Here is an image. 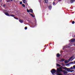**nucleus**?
Instances as JSON below:
<instances>
[{"label": "nucleus", "instance_id": "1", "mask_svg": "<svg viewBox=\"0 0 75 75\" xmlns=\"http://www.w3.org/2000/svg\"><path fill=\"white\" fill-rule=\"evenodd\" d=\"M57 72L58 74H59V72H63V70L59 68L57 69Z\"/></svg>", "mask_w": 75, "mask_h": 75}, {"label": "nucleus", "instance_id": "2", "mask_svg": "<svg viewBox=\"0 0 75 75\" xmlns=\"http://www.w3.org/2000/svg\"><path fill=\"white\" fill-rule=\"evenodd\" d=\"M56 72V70L54 69H52L51 71V73L53 74H54Z\"/></svg>", "mask_w": 75, "mask_h": 75}, {"label": "nucleus", "instance_id": "3", "mask_svg": "<svg viewBox=\"0 0 75 75\" xmlns=\"http://www.w3.org/2000/svg\"><path fill=\"white\" fill-rule=\"evenodd\" d=\"M59 69H66V67H63V66H62L61 67H60L59 68Z\"/></svg>", "mask_w": 75, "mask_h": 75}, {"label": "nucleus", "instance_id": "4", "mask_svg": "<svg viewBox=\"0 0 75 75\" xmlns=\"http://www.w3.org/2000/svg\"><path fill=\"white\" fill-rule=\"evenodd\" d=\"M66 69H66L67 71H68V72H70V71H71V69H70V68H68L67 67H66Z\"/></svg>", "mask_w": 75, "mask_h": 75}, {"label": "nucleus", "instance_id": "5", "mask_svg": "<svg viewBox=\"0 0 75 75\" xmlns=\"http://www.w3.org/2000/svg\"><path fill=\"white\" fill-rule=\"evenodd\" d=\"M4 13L5 15L7 16H9V17H10V15L9 14H8V13L7 12H5Z\"/></svg>", "mask_w": 75, "mask_h": 75}, {"label": "nucleus", "instance_id": "6", "mask_svg": "<svg viewBox=\"0 0 75 75\" xmlns=\"http://www.w3.org/2000/svg\"><path fill=\"white\" fill-rule=\"evenodd\" d=\"M71 42H75V39H71Z\"/></svg>", "mask_w": 75, "mask_h": 75}, {"label": "nucleus", "instance_id": "7", "mask_svg": "<svg viewBox=\"0 0 75 75\" xmlns=\"http://www.w3.org/2000/svg\"><path fill=\"white\" fill-rule=\"evenodd\" d=\"M51 8H52V6H51V5H50L49 6V10H51Z\"/></svg>", "mask_w": 75, "mask_h": 75}, {"label": "nucleus", "instance_id": "8", "mask_svg": "<svg viewBox=\"0 0 75 75\" xmlns=\"http://www.w3.org/2000/svg\"><path fill=\"white\" fill-rule=\"evenodd\" d=\"M74 1H75V0H70V2L71 3H73Z\"/></svg>", "mask_w": 75, "mask_h": 75}, {"label": "nucleus", "instance_id": "9", "mask_svg": "<svg viewBox=\"0 0 75 75\" xmlns=\"http://www.w3.org/2000/svg\"><path fill=\"white\" fill-rule=\"evenodd\" d=\"M30 13H33V9H30Z\"/></svg>", "mask_w": 75, "mask_h": 75}, {"label": "nucleus", "instance_id": "10", "mask_svg": "<svg viewBox=\"0 0 75 75\" xmlns=\"http://www.w3.org/2000/svg\"><path fill=\"white\" fill-rule=\"evenodd\" d=\"M73 58V57H70L69 58V59L67 61H70L71 60V59H72Z\"/></svg>", "mask_w": 75, "mask_h": 75}, {"label": "nucleus", "instance_id": "11", "mask_svg": "<svg viewBox=\"0 0 75 75\" xmlns=\"http://www.w3.org/2000/svg\"><path fill=\"white\" fill-rule=\"evenodd\" d=\"M48 2V0H45L44 3H47Z\"/></svg>", "mask_w": 75, "mask_h": 75}, {"label": "nucleus", "instance_id": "12", "mask_svg": "<svg viewBox=\"0 0 75 75\" xmlns=\"http://www.w3.org/2000/svg\"><path fill=\"white\" fill-rule=\"evenodd\" d=\"M11 16V17H14V16H15V15H9V17Z\"/></svg>", "mask_w": 75, "mask_h": 75}, {"label": "nucleus", "instance_id": "13", "mask_svg": "<svg viewBox=\"0 0 75 75\" xmlns=\"http://www.w3.org/2000/svg\"><path fill=\"white\" fill-rule=\"evenodd\" d=\"M64 61H65V59H61L60 60V61L61 62H63Z\"/></svg>", "mask_w": 75, "mask_h": 75}, {"label": "nucleus", "instance_id": "14", "mask_svg": "<svg viewBox=\"0 0 75 75\" xmlns=\"http://www.w3.org/2000/svg\"><path fill=\"white\" fill-rule=\"evenodd\" d=\"M59 56H60V54H59L58 53L57 54V57H59Z\"/></svg>", "mask_w": 75, "mask_h": 75}, {"label": "nucleus", "instance_id": "15", "mask_svg": "<svg viewBox=\"0 0 75 75\" xmlns=\"http://www.w3.org/2000/svg\"><path fill=\"white\" fill-rule=\"evenodd\" d=\"M19 22L20 23H23V21L21 20H20Z\"/></svg>", "mask_w": 75, "mask_h": 75}, {"label": "nucleus", "instance_id": "16", "mask_svg": "<svg viewBox=\"0 0 75 75\" xmlns=\"http://www.w3.org/2000/svg\"><path fill=\"white\" fill-rule=\"evenodd\" d=\"M23 3H26V0H23Z\"/></svg>", "mask_w": 75, "mask_h": 75}, {"label": "nucleus", "instance_id": "17", "mask_svg": "<svg viewBox=\"0 0 75 75\" xmlns=\"http://www.w3.org/2000/svg\"><path fill=\"white\" fill-rule=\"evenodd\" d=\"M64 62L66 64H67V63H68V62H69V61H67V60H66L64 61Z\"/></svg>", "mask_w": 75, "mask_h": 75}, {"label": "nucleus", "instance_id": "18", "mask_svg": "<svg viewBox=\"0 0 75 75\" xmlns=\"http://www.w3.org/2000/svg\"><path fill=\"white\" fill-rule=\"evenodd\" d=\"M12 1L13 0H7V3H8V2H10V1Z\"/></svg>", "mask_w": 75, "mask_h": 75}, {"label": "nucleus", "instance_id": "19", "mask_svg": "<svg viewBox=\"0 0 75 75\" xmlns=\"http://www.w3.org/2000/svg\"><path fill=\"white\" fill-rule=\"evenodd\" d=\"M22 6L23 7H25V5L24 4H22Z\"/></svg>", "mask_w": 75, "mask_h": 75}, {"label": "nucleus", "instance_id": "20", "mask_svg": "<svg viewBox=\"0 0 75 75\" xmlns=\"http://www.w3.org/2000/svg\"><path fill=\"white\" fill-rule=\"evenodd\" d=\"M74 70H70V72H74Z\"/></svg>", "mask_w": 75, "mask_h": 75}, {"label": "nucleus", "instance_id": "21", "mask_svg": "<svg viewBox=\"0 0 75 75\" xmlns=\"http://www.w3.org/2000/svg\"><path fill=\"white\" fill-rule=\"evenodd\" d=\"M70 69H74V67H71L70 68Z\"/></svg>", "mask_w": 75, "mask_h": 75}, {"label": "nucleus", "instance_id": "22", "mask_svg": "<svg viewBox=\"0 0 75 75\" xmlns=\"http://www.w3.org/2000/svg\"><path fill=\"white\" fill-rule=\"evenodd\" d=\"M30 15H31V16H32V17H34V16L33 15V14H31Z\"/></svg>", "mask_w": 75, "mask_h": 75}, {"label": "nucleus", "instance_id": "23", "mask_svg": "<svg viewBox=\"0 0 75 75\" xmlns=\"http://www.w3.org/2000/svg\"><path fill=\"white\" fill-rule=\"evenodd\" d=\"M27 12L28 13H30V9L29 10H28V9H27Z\"/></svg>", "mask_w": 75, "mask_h": 75}, {"label": "nucleus", "instance_id": "24", "mask_svg": "<svg viewBox=\"0 0 75 75\" xmlns=\"http://www.w3.org/2000/svg\"><path fill=\"white\" fill-rule=\"evenodd\" d=\"M57 67H61V65H60L59 64H57Z\"/></svg>", "mask_w": 75, "mask_h": 75}, {"label": "nucleus", "instance_id": "25", "mask_svg": "<svg viewBox=\"0 0 75 75\" xmlns=\"http://www.w3.org/2000/svg\"><path fill=\"white\" fill-rule=\"evenodd\" d=\"M14 18H15V19H16V20H18V18H17L16 17H14Z\"/></svg>", "mask_w": 75, "mask_h": 75}, {"label": "nucleus", "instance_id": "26", "mask_svg": "<svg viewBox=\"0 0 75 75\" xmlns=\"http://www.w3.org/2000/svg\"><path fill=\"white\" fill-rule=\"evenodd\" d=\"M70 63H68V64H67L66 65V66H69V64H70Z\"/></svg>", "mask_w": 75, "mask_h": 75}, {"label": "nucleus", "instance_id": "27", "mask_svg": "<svg viewBox=\"0 0 75 75\" xmlns=\"http://www.w3.org/2000/svg\"><path fill=\"white\" fill-rule=\"evenodd\" d=\"M75 23V21H72V23L73 24H74Z\"/></svg>", "mask_w": 75, "mask_h": 75}, {"label": "nucleus", "instance_id": "28", "mask_svg": "<svg viewBox=\"0 0 75 75\" xmlns=\"http://www.w3.org/2000/svg\"><path fill=\"white\" fill-rule=\"evenodd\" d=\"M20 4H22V3H23V2H22V1H20Z\"/></svg>", "mask_w": 75, "mask_h": 75}, {"label": "nucleus", "instance_id": "29", "mask_svg": "<svg viewBox=\"0 0 75 75\" xmlns=\"http://www.w3.org/2000/svg\"><path fill=\"white\" fill-rule=\"evenodd\" d=\"M53 5H55V3L54 2H53Z\"/></svg>", "mask_w": 75, "mask_h": 75}, {"label": "nucleus", "instance_id": "30", "mask_svg": "<svg viewBox=\"0 0 75 75\" xmlns=\"http://www.w3.org/2000/svg\"><path fill=\"white\" fill-rule=\"evenodd\" d=\"M25 30H27V27H25Z\"/></svg>", "mask_w": 75, "mask_h": 75}, {"label": "nucleus", "instance_id": "31", "mask_svg": "<svg viewBox=\"0 0 75 75\" xmlns=\"http://www.w3.org/2000/svg\"><path fill=\"white\" fill-rule=\"evenodd\" d=\"M5 11H6V12H8H8H9V11H8V10H5Z\"/></svg>", "mask_w": 75, "mask_h": 75}, {"label": "nucleus", "instance_id": "32", "mask_svg": "<svg viewBox=\"0 0 75 75\" xmlns=\"http://www.w3.org/2000/svg\"><path fill=\"white\" fill-rule=\"evenodd\" d=\"M70 1V0H67V2L68 3H69Z\"/></svg>", "mask_w": 75, "mask_h": 75}, {"label": "nucleus", "instance_id": "33", "mask_svg": "<svg viewBox=\"0 0 75 75\" xmlns=\"http://www.w3.org/2000/svg\"><path fill=\"white\" fill-rule=\"evenodd\" d=\"M70 64H74V62H72L70 63Z\"/></svg>", "mask_w": 75, "mask_h": 75}, {"label": "nucleus", "instance_id": "34", "mask_svg": "<svg viewBox=\"0 0 75 75\" xmlns=\"http://www.w3.org/2000/svg\"><path fill=\"white\" fill-rule=\"evenodd\" d=\"M73 67L74 69H75V65L73 66Z\"/></svg>", "mask_w": 75, "mask_h": 75}, {"label": "nucleus", "instance_id": "35", "mask_svg": "<svg viewBox=\"0 0 75 75\" xmlns=\"http://www.w3.org/2000/svg\"><path fill=\"white\" fill-rule=\"evenodd\" d=\"M64 73H65V74H68V72L67 71H65Z\"/></svg>", "mask_w": 75, "mask_h": 75}, {"label": "nucleus", "instance_id": "36", "mask_svg": "<svg viewBox=\"0 0 75 75\" xmlns=\"http://www.w3.org/2000/svg\"><path fill=\"white\" fill-rule=\"evenodd\" d=\"M3 6L4 7H5L6 6V5H5V4H4L3 5Z\"/></svg>", "mask_w": 75, "mask_h": 75}, {"label": "nucleus", "instance_id": "37", "mask_svg": "<svg viewBox=\"0 0 75 75\" xmlns=\"http://www.w3.org/2000/svg\"><path fill=\"white\" fill-rule=\"evenodd\" d=\"M0 2H1V1H2V0H0Z\"/></svg>", "mask_w": 75, "mask_h": 75}, {"label": "nucleus", "instance_id": "38", "mask_svg": "<svg viewBox=\"0 0 75 75\" xmlns=\"http://www.w3.org/2000/svg\"><path fill=\"white\" fill-rule=\"evenodd\" d=\"M58 75H61V74H57Z\"/></svg>", "mask_w": 75, "mask_h": 75}, {"label": "nucleus", "instance_id": "39", "mask_svg": "<svg viewBox=\"0 0 75 75\" xmlns=\"http://www.w3.org/2000/svg\"><path fill=\"white\" fill-rule=\"evenodd\" d=\"M74 59H73L72 60H71V61H72L73 60H74Z\"/></svg>", "mask_w": 75, "mask_h": 75}, {"label": "nucleus", "instance_id": "40", "mask_svg": "<svg viewBox=\"0 0 75 75\" xmlns=\"http://www.w3.org/2000/svg\"><path fill=\"white\" fill-rule=\"evenodd\" d=\"M49 44H51V43H49Z\"/></svg>", "mask_w": 75, "mask_h": 75}, {"label": "nucleus", "instance_id": "41", "mask_svg": "<svg viewBox=\"0 0 75 75\" xmlns=\"http://www.w3.org/2000/svg\"><path fill=\"white\" fill-rule=\"evenodd\" d=\"M74 64H75V61L74 62Z\"/></svg>", "mask_w": 75, "mask_h": 75}, {"label": "nucleus", "instance_id": "42", "mask_svg": "<svg viewBox=\"0 0 75 75\" xmlns=\"http://www.w3.org/2000/svg\"><path fill=\"white\" fill-rule=\"evenodd\" d=\"M73 37H74V35H73Z\"/></svg>", "mask_w": 75, "mask_h": 75}, {"label": "nucleus", "instance_id": "43", "mask_svg": "<svg viewBox=\"0 0 75 75\" xmlns=\"http://www.w3.org/2000/svg\"><path fill=\"white\" fill-rule=\"evenodd\" d=\"M73 75H75V74H73Z\"/></svg>", "mask_w": 75, "mask_h": 75}]
</instances>
